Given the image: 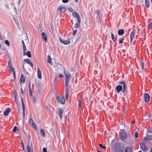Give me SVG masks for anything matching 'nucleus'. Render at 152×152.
<instances>
[{
    "label": "nucleus",
    "mask_w": 152,
    "mask_h": 152,
    "mask_svg": "<svg viewBox=\"0 0 152 152\" xmlns=\"http://www.w3.org/2000/svg\"><path fill=\"white\" fill-rule=\"evenodd\" d=\"M47 58H48V60L47 61L50 64L51 62V59L50 57V56L49 55H48L47 56Z\"/></svg>",
    "instance_id": "nucleus-25"
},
{
    "label": "nucleus",
    "mask_w": 152,
    "mask_h": 152,
    "mask_svg": "<svg viewBox=\"0 0 152 152\" xmlns=\"http://www.w3.org/2000/svg\"><path fill=\"white\" fill-rule=\"evenodd\" d=\"M27 150L28 152H31V147H30L29 144L27 146Z\"/></svg>",
    "instance_id": "nucleus-29"
},
{
    "label": "nucleus",
    "mask_w": 152,
    "mask_h": 152,
    "mask_svg": "<svg viewBox=\"0 0 152 152\" xmlns=\"http://www.w3.org/2000/svg\"><path fill=\"white\" fill-rule=\"evenodd\" d=\"M22 42L23 44V46L24 45H25V43H24V41L23 40H22Z\"/></svg>",
    "instance_id": "nucleus-55"
},
{
    "label": "nucleus",
    "mask_w": 152,
    "mask_h": 152,
    "mask_svg": "<svg viewBox=\"0 0 152 152\" xmlns=\"http://www.w3.org/2000/svg\"><path fill=\"white\" fill-rule=\"evenodd\" d=\"M123 42V40H120L119 41V43H122Z\"/></svg>",
    "instance_id": "nucleus-56"
},
{
    "label": "nucleus",
    "mask_w": 152,
    "mask_h": 152,
    "mask_svg": "<svg viewBox=\"0 0 152 152\" xmlns=\"http://www.w3.org/2000/svg\"><path fill=\"white\" fill-rule=\"evenodd\" d=\"M25 78L24 77L23 75L22 74L21 75L20 78V83L22 82L23 83H24L25 82Z\"/></svg>",
    "instance_id": "nucleus-23"
},
{
    "label": "nucleus",
    "mask_w": 152,
    "mask_h": 152,
    "mask_svg": "<svg viewBox=\"0 0 152 152\" xmlns=\"http://www.w3.org/2000/svg\"><path fill=\"white\" fill-rule=\"evenodd\" d=\"M111 38L113 40V41L114 42H115L116 41L115 39V36L114 34L111 33Z\"/></svg>",
    "instance_id": "nucleus-30"
},
{
    "label": "nucleus",
    "mask_w": 152,
    "mask_h": 152,
    "mask_svg": "<svg viewBox=\"0 0 152 152\" xmlns=\"http://www.w3.org/2000/svg\"><path fill=\"white\" fill-rule=\"evenodd\" d=\"M24 61L26 62L27 64H29L31 67L33 68V65L32 62L28 59H25L24 60Z\"/></svg>",
    "instance_id": "nucleus-13"
},
{
    "label": "nucleus",
    "mask_w": 152,
    "mask_h": 152,
    "mask_svg": "<svg viewBox=\"0 0 152 152\" xmlns=\"http://www.w3.org/2000/svg\"><path fill=\"white\" fill-rule=\"evenodd\" d=\"M33 101L34 103H36V97H34L33 99Z\"/></svg>",
    "instance_id": "nucleus-45"
},
{
    "label": "nucleus",
    "mask_w": 152,
    "mask_h": 152,
    "mask_svg": "<svg viewBox=\"0 0 152 152\" xmlns=\"http://www.w3.org/2000/svg\"><path fill=\"white\" fill-rule=\"evenodd\" d=\"M68 10L70 12H72L73 11V9L71 7H69L68 8Z\"/></svg>",
    "instance_id": "nucleus-43"
},
{
    "label": "nucleus",
    "mask_w": 152,
    "mask_h": 152,
    "mask_svg": "<svg viewBox=\"0 0 152 152\" xmlns=\"http://www.w3.org/2000/svg\"><path fill=\"white\" fill-rule=\"evenodd\" d=\"M69 80H65V96L66 99H67L69 94V90L68 87V84Z\"/></svg>",
    "instance_id": "nucleus-4"
},
{
    "label": "nucleus",
    "mask_w": 152,
    "mask_h": 152,
    "mask_svg": "<svg viewBox=\"0 0 152 152\" xmlns=\"http://www.w3.org/2000/svg\"><path fill=\"white\" fill-rule=\"evenodd\" d=\"M135 30L133 29V31L131 32L130 35V42L132 43L134 37V34L135 33Z\"/></svg>",
    "instance_id": "nucleus-11"
},
{
    "label": "nucleus",
    "mask_w": 152,
    "mask_h": 152,
    "mask_svg": "<svg viewBox=\"0 0 152 152\" xmlns=\"http://www.w3.org/2000/svg\"><path fill=\"white\" fill-rule=\"evenodd\" d=\"M80 24H79L78 23H76L75 24V27L76 28H77L78 26H79V25Z\"/></svg>",
    "instance_id": "nucleus-47"
},
{
    "label": "nucleus",
    "mask_w": 152,
    "mask_h": 152,
    "mask_svg": "<svg viewBox=\"0 0 152 152\" xmlns=\"http://www.w3.org/2000/svg\"><path fill=\"white\" fill-rule=\"evenodd\" d=\"M138 133L137 132H135V138H137L138 136Z\"/></svg>",
    "instance_id": "nucleus-39"
},
{
    "label": "nucleus",
    "mask_w": 152,
    "mask_h": 152,
    "mask_svg": "<svg viewBox=\"0 0 152 152\" xmlns=\"http://www.w3.org/2000/svg\"><path fill=\"white\" fill-rule=\"evenodd\" d=\"M40 133L42 136L43 137H45V133L44 130L43 129H41L40 130Z\"/></svg>",
    "instance_id": "nucleus-26"
},
{
    "label": "nucleus",
    "mask_w": 152,
    "mask_h": 152,
    "mask_svg": "<svg viewBox=\"0 0 152 152\" xmlns=\"http://www.w3.org/2000/svg\"><path fill=\"white\" fill-rule=\"evenodd\" d=\"M99 147L103 149H105L106 148V147L105 146H103L101 144H99Z\"/></svg>",
    "instance_id": "nucleus-36"
},
{
    "label": "nucleus",
    "mask_w": 152,
    "mask_h": 152,
    "mask_svg": "<svg viewBox=\"0 0 152 152\" xmlns=\"http://www.w3.org/2000/svg\"><path fill=\"white\" fill-rule=\"evenodd\" d=\"M114 148L115 152H123L120 144L118 142L115 143Z\"/></svg>",
    "instance_id": "nucleus-3"
},
{
    "label": "nucleus",
    "mask_w": 152,
    "mask_h": 152,
    "mask_svg": "<svg viewBox=\"0 0 152 152\" xmlns=\"http://www.w3.org/2000/svg\"><path fill=\"white\" fill-rule=\"evenodd\" d=\"M8 66L9 68L12 67V64H11V60H9V61Z\"/></svg>",
    "instance_id": "nucleus-31"
},
{
    "label": "nucleus",
    "mask_w": 152,
    "mask_h": 152,
    "mask_svg": "<svg viewBox=\"0 0 152 152\" xmlns=\"http://www.w3.org/2000/svg\"><path fill=\"white\" fill-rule=\"evenodd\" d=\"M140 63L141 66L142 67V68L143 69H144V62L142 61H140Z\"/></svg>",
    "instance_id": "nucleus-35"
},
{
    "label": "nucleus",
    "mask_w": 152,
    "mask_h": 152,
    "mask_svg": "<svg viewBox=\"0 0 152 152\" xmlns=\"http://www.w3.org/2000/svg\"><path fill=\"white\" fill-rule=\"evenodd\" d=\"M149 132L152 133V129L151 130L149 131Z\"/></svg>",
    "instance_id": "nucleus-61"
},
{
    "label": "nucleus",
    "mask_w": 152,
    "mask_h": 152,
    "mask_svg": "<svg viewBox=\"0 0 152 152\" xmlns=\"http://www.w3.org/2000/svg\"><path fill=\"white\" fill-rule=\"evenodd\" d=\"M21 100L22 102V105L23 108V118H24L25 116V106L23 102V99L22 97H21Z\"/></svg>",
    "instance_id": "nucleus-14"
},
{
    "label": "nucleus",
    "mask_w": 152,
    "mask_h": 152,
    "mask_svg": "<svg viewBox=\"0 0 152 152\" xmlns=\"http://www.w3.org/2000/svg\"><path fill=\"white\" fill-rule=\"evenodd\" d=\"M14 96L15 97H17V93L16 91L15 90L14 91Z\"/></svg>",
    "instance_id": "nucleus-49"
},
{
    "label": "nucleus",
    "mask_w": 152,
    "mask_h": 152,
    "mask_svg": "<svg viewBox=\"0 0 152 152\" xmlns=\"http://www.w3.org/2000/svg\"><path fill=\"white\" fill-rule=\"evenodd\" d=\"M58 10H60V12L61 13H64L66 12V8L65 7L59 6L58 8Z\"/></svg>",
    "instance_id": "nucleus-8"
},
{
    "label": "nucleus",
    "mask_w": 152,
    "mask_h": 152,
    "mask_svg": "<svg viewBox=\"0 0 152 152\" xmlns=\"http://www.w3.org/2000/svg\"><path fill=\"white\" fill-rule=\"evenodd\" d=\"M62 1L64 3H66L68 2L69 0H62Z\"/></svg>",
    "instance_id": "nucleus-48"
},
{
    "label": "nucleus",
    "mask_w": 152,
    "mask_h": 152,
    "mask_svg": "<svg viewBox=\"0 0 152 152\" xmlns=\"http://www.w3.org/2000/svg\"><path fill=\"white\" fill-rule=\"evenodd\" d=\"M149 29H152V22L151 23L149 26Z\"/></svg>",
    "instance_id": "nucleus-40"
},
{
    "label": "nucleus",
    "mask_w": 152,
    "mask_h": 152,
    "mask_svg": "<svg viewBox=\"0 0 152 152\" xmlns=\"http://www.w3.org/2000/svg\"><path fill=\"white\" fill-rule=\"evenodd\" d=\"M144 98L146 102H148L150 99V96L149 94L147 93H145L144 95Z\"/></svg>",
    "instance_id": "nucleus-10"
},
{
    "label": "nucleus",
    "mask_w": 152,
    "mask_h": 152,
    "mask_svg": "<svg viewBox=\"0 0 152 152\" xmlns=\"http://www.w3.org/2000/svg\"><path fill=\"white\" fill-rule=\"evenodd\" d=\"M56 99L59 102H60V97L59 96H57L56 97Z\"/></svg>",
    "instance_id": "nucleus-44"
},
{
    "label": "nucleus",
    "mask_w": 152,
    "mask_h": 152,
    "mask_svg": "<svg viewBox=\"0 0 152 152\" xmlns=\"http://www.w3.org/2000/svg\"><path fill=\"white\" fill-rule=\"evenodd\" d=\"M63 112V110L61 108H59V109L58 113L61 119L62 118Z\"/></svg>",
    "instance_id": "nucleus-16"
},
{
    "label": "nucleus",
    "mask_w": 152,
    "mask_h": 152,
    "mask_svg": "<svg viewBox=\"0 0 152 152\" xmlns=\"http://www.w3.org/2000/svg\"><path fill=\"white\" fill-rule=\"evenodd\" d=\"M119 84H121L118 85L115 87V89L117 91V92L119 93L122 90L123 93H124L126 91V86L125 84V82L124 81H122L119 83Z\"/></svg>",
    "instance_id": "nucleus-1"
},
{
    "label": "nucleus",
    "mask_w": 152,
    "mask_h": 152,
    "mask_svg": "<svg viewBox=\"0 0 152 152\" xmlns=\"http://www.w3.org/2000/svg\"><path fill=\"white\" fill-rule=\"evenodd\" d=\"M23 52H25L26 50V47L25 46V45H24V46H23Z\"/></svg>",
    "instance_id": "nucleus-37"
},
{
    "label": "nucleus",
    "mask_w": 152,
    "mask_h": 152,
    "mask_svg": "<svg viewBox=\"0 0 152 152\" xmlns=\"http://www.w3.org/2000/svg\"><path fill=\"white\" fill-rule=\"evenodd\" d=\"M145 5L147 8H148L149 6V3L148 0H145Z\"/></svg>",
    "instance_id": "nucleus-28"
},
{
    "label": "nucleus",
    "mask_w": 152,
    "mask_h": 152,
    "mask_svg": "<svg viewBox=\"0 0 152 152\" xmlns=\"http://www.w3.org/2000/svg\"><path fill=\"white\" fill-rule=\"evenodd\" d=\"M96 12H97V14L98 15V18H100V10H96Z\"/></svg>",
    "instance_id": "nucleus-34"
},
{
    "label": "nucleus",
    "mask_w": 152,
    "mask_h": 152,
    "mask_svg": "<svg viewBox=\"0 0 152 152\" xmlns=\"http://www.w3.org/2000/svg\"><path fill=\"white\" fill-rule=\"evenodd\" d=\"M150 152H152V148L151 149L150 151Z\"/></svg>",
    "instance_id": "nucleus-64"
},
{
    "label": "nucleus",
    "mask_w": 152,
    "mask_h": 152,
    "mask_svg": "<svg viewBox=\"0 0 152 152\" xmlns=\"http://www.w3.org/2000/svg\"><path fill=\"white\" fill-rule=\"evenodd\" d=\"M151 114H148V117H151Z\"/></svg>",
    "instance_id": "nucleus-58"
},
{
    "label": "nucleus",
    "mask_w": 152,
    "mask_h": 152,
    "mask_svg": "<svg viewBox=\"0 0 152 152\" xmlns=\"http://www.w3.org/2000/svg\"><path fill=\"white\" fill-rule=\"evenodd\" d=\"M21 145H22V149L24 150V145L22 141H21Z\"/></svg>",
    "instance_id": "nucleus-41"
},
{
    "label": "nucleus",
    "mask_w": 152,
    "mask_h": 152,
    "mask_svg": "<svg viewBox=\"0 0 152 152\" xmlns=\"http://www.w3.org/2000/svg\"><path fill=\"white\" fill-rule=\"evenodd\" d=\"M17 127L16 126H15L13 129V132H15L16 131V130L17 129Z\"/></svg>",
    "instance_id": "nucleus-42"
},
{
    "label": "nucleus",
    "mask_w": 152,
    "mask_h": 152,
    "mask_svg": "<svg viewBox=\"0 0 152 152\" xmlns=\"http://www.w3.org/2000/svg\"><path fill=\"white\" fill-rule=\"evenodd\" d=\"M14 9L15 12L17 13V10L15 7H14Z\"/></svg>",
    "instance_id": "nucleus-54"
},
{
    "label": "nucleus",
    "mask_w": 152,
    "mask_h": 152,
    "mask_svg": "<svg viewBox=\"0 0 152 152\" xmlns=\"http://www.w3.org/2000/svg\"><path fill=\"white\" fill-rule=\"evenodd\" d=\"M10 112V108H8L4 112V116L8 115Z\"/></svg>",
    "instance_id": "nucleus-17"
},
{
    "label": "nucleus",
    "mask_w": 152,
    "mask_h": 152,
    "mask_svg": "<svg viewBox=\"0 0 152 152\" xmlns=\"http://www.w3.org/2000/svg\"><path fill=\"white\" fill-rule=\"evenodd\" d=\"M13 19H14V20L15 21L16 23V20L15 18V17H14V18H13Z\"/></svg>",
    "instance_id": "nucleus-60"
},
{
    "label": "nucleus",
    "mask_w": 152,
    "mask_h": 152,
    "mask_svg": "<svg viewBox=\"0 0 152 152\" xmlns=\"http://www.w3.org/2000/svg\"><path fill=\"white\" fill-rule=\"evenodd\" d=\"M64 74L65 77V80H69V78L71 77V75L67 71H64Z\"/></svg>",
    "instance_id": "nucleus-6"
},
{
    "label": "nucleus",
    "mask_w": 152,
    "mask_h": 152,
    "mask_svg": "<svg viewBox=\"0 0 152 152\" xmlns=\"http://www.w3.org/2000/svg\"><path fill=\"white\" fill-rule=\"evenodd\" d=\"M42 35L43 39L45 41H47V39L46 34L44 32L42 33Z\"/></svg>",
    "instance_id": "nucleus-21"
},
{
    "label": "nucleus",
    "mask_w": 152,
    "mask_h": 152,
    "mask_svg": "<svg viewBox=\"0 0 152 152\" xmlns=\"http://www.w3.org/2000/svg\"><path fill=\"white\" fill-rule=\"evenodd\" d=\"M59 76L61 78H63L64 77L63 75L61 74H59Z\"/></svg>",
    "instance_id": "nucleus-52"
},
{
    "label": "nucleus",
    "mask_w": 152,
    "mask_h": 152,
    "mask_svg": "<svg viewBox=\"0 0 152 152\" xmlns=\"http://www.w3.org/2000/svg\"><path fill=\"white\" fill-rule=\"evenodd\" d=\"M23 56L26 55L29 57H31V55L30 51H28L27 52H26L23 53Z\"/></svg>",
    "instance_id": "nucleus-19"
},
{
    "label": "nucleus",
    "mask_w": 152,
    "mask_h": 152,
    "mask_svg": "<svg viewBox=\"0 0 152 152\" xmlns=\"http://www.w3.org/2000/svg\"><path fill=\"white\" fill-rule=\"evenodd\" d=\"M143 140L144 141H145L148 142L149 140H152V135H149L147 136V137H144Z\"/></svg>",
    "instance_id": "nucleus-12"
},
{
    "label": "nucleus",
    "mask_w": 152,
    "mask_h": 152,
    "mask_svg": "<svg viewBox=\"0 0 152 152\" xmlns=\"http://www.w3.org/2000/svg\"><path fill=\"white\" fill-rule=\"evenodd\" d=\"M14 99H15V102L17 103V97H14Z\"/></svg>",
    "instance_id": "nucleus-53"
},
{
    "label": "nucleus",
    "mask_w": 152,
    "mask_h": 152,
    "mask_svg": "<svg viewBox=\"0 0 152 152\" xmlns=\"http://www.w3.org/2000/svg\"><path fill=\"white\" fill-rule=\"evenodd\" d=\"M62 104H64L65 102V99L64 96H62L60 102Z\"/></svg>",
    "instance_id": "nucleus-24"
},
{
    "label": "nucleus",
    "mask_w": 152,
    "mask_h": 152,
    "mask_svg": "<svg viewBox=\"0 0 152 152\" xmlns=\"http://www.w3.org/2000/svg\"><path fill=\"white\" fill-rule=\"evenodd\" d=\"M77 30H74L73 31V32H72V34H73V35H75L76 34V33H77Z\"/></svg>",
    "instance_id": "nucleus-46"
},
{
    "label": "nucleus",
    "mask_w": 152,
    "mask_h": 152,
    "mask_svg": "<svg viewBox=\"0 0 152 152\" xmlns=\"http://www.w3.org/2000/svg\"><path fill=\"white\" fill-rule=\"evenodd\" d=\"M125 152H132L131 147L129 146L127 147L125 150Z\"/></svg>",
    "instance_id": "nucleus-22"
},
{
    "label": "nucleus",
    "mask_w": 152,
    "mask_h": 152,
    "mask_svg": "<svg viewBox=\"0 0 152 152\" xmlns=\"http://www.w3.org/2000/svg\"><path fill=\"white\" fill-rule=\"evenodd\" d=\"M5 43L8 46H9L10 45L9 42L7 40H6L5 41Z\"/></svg>",
    "instance_id": "nucleus-38"
},
{
    "label": "nucleus",
    "mask_w": 152,
    "mask_h": 152,
    "mask_svg": "<svg viewBox=\"0 0 152 152\" xmlns=\"http://www.w3.org/2000/svg\"><path fill=\"white\" fill-rule=\"evenodd\" d=\"M31 147L32 148H33V145H32V142H31Z\"/></svg>",
    "instance_id": "nucleus-63"
},
{
    "label": "nucleus",
    "mask_w": 152,
    "mask_h": 152,
    "mask_svg": "<svg viewBox=\"0 0 152 152\" xmlns=\"http://www.w3.org/2000/svg\"><path fill=\"white\" fill-rule=\"evenodd\" d=\"M47 149L45 148H43V152H47Z\"/></svg>",
    "instance_id": "nucleus-50"
},
{
    "label": "nucleus",
    "mask_w": 152,
    "mask_h": 152,
    "mask_svg": "<svg viewBox=\"0 0 152 152\" xmlns=\"http://www.w3.org/2000/svg\"><path fill=\"white\" fill-rule=\"evenodd\" d=\"M29 96H31L32 95V91H31V90L29 91Z\"/></svg>",
    "instance_id": "nucleus-51"
},
{
    "label": "nucleus",
    "mask_w": 152,
    "mask_h": 152,
    "mask_svg": "<svg viewBox=\"0 0 152 152\" xmlns=\"http://www.w3.org/2000/svg\"><path fill=\"white\" fill-rule=\"evenodd\" d=\"M147 143V142L146 141H144V140H142V142L140 144L141 149L144 151H146L148 150V149L146 145Z\"/></svg>",
    "instance_id": "nucleus-5"
},
{
    "label": "nucleus",
    "mask_w": 152,
    "mask_h": 152,
    "mask_svg": "<svg viewBox=\"0 0 152 152\" xmlns=\"http://www.w3.org/2000/svg\"><path fill=\"white\" fill-rule=\"evenodd\" d=\"M21 91L22 93L23 94V89L22 88L21 89Z\"/></svg>",
    "instance_id": "nucleus-59"
},
{
    "label": "nucleus",
    "mask_w": 152,
    "mask_h": 152,
    "mask_svg": "<svg viewBox=\"0 0 152 152\" xmlns=\"http://www.w3.org/2000/svg\"><path fill=\"white\" fill-rule=\"evenodd\" d=\"M37 75L39 79H41L42 78L41 76V72L40 70L39 69L38 67H37Z\"/></svg>",
    "instance_id": "nucleus-15"
},
{
    "label": "nucleus",
    "mask_w": 152,
    "mask_h": 152,
    "mask_svg": "<svg viewBox=\"0 0 152 152\" xmlns=\"http://www.w3.org/2000/svg\"><path fill=\"white\" fill-rule=\"evenodd\" d=\"M124 30L123 29H120L118 31V33L119 35H122L124 34Z\"/></svg>",
    "instance_id": "nucleus-18"
},
{
    "label": "nucleus",
    "mask_w": 152,
    "mask_h": 152,
    "mask_svg": "<svg viewBox=\"0 0 152 152\" xmlns=\"http://www.w3.org/2000/svg\"><path fill=\"white\" fill-rule=\"evenodd\" d=\"M77 18V20L78 23L79 24H80L81 22V19L80 16L79 15Z\"/></svg>",
    "instance_id": "nucleus-33"
},
{
    "label": "nucleus",
    "mask_w": 152,
    "mask_h": 152,
    "mask_svg": "<svg viewBox=\"0 0 152 152\" xmlns=\"http://www.w3.org/2000/svg\"><path fill=\"white\" fill-rule=\"evenodd\" d=\"M120 139L124 141L128 137V135L124 130H121L119 135Z\"/></svg>",
    "instance_id": "nucleus-2"
},
{
    "label": "nucleus",
    "mask_w": 152,
    "mask_h": 152,
    "mask_svg": "<svg viewBox=\"0 0 152 152\" xmlns=\"http://www.w3.org/2000/svg\"><path fill=\"white\" fill-rule=\"evenodd\" d=\"M70 39L69 38L67 40H65L61 39L60 38L59 40L60 42L64 45H68L70 43V41H69Z\"/></svg>",
    "instance_id": "nucleus-7"
},
{
    "label": "nucleus",
    "mask_w": 152,
    "mask_h": 152,
    "mask_svg": "<svg viewBox=\"0 0 152 152\" xmlns=\"http://www.w3.org/2000/svg\"><path fill=\"white\" fill-rule=\"evenodd\" d=\"M82 99L81 98L79 100L78 103H79V105L80 107H81V105L82 104Z\"/></svg>",
    "instance_id": "nucleus-32"
},
{
    "label": "nucleus",
    "mask_w": 152,
    "mask_h": 152,
    "mask_svg": "<svg viewBox=\"0 0 152 152\" xmlns=\"http://www.w3.org/2000/svg\"><path fill=\"white\" fill-rule=\"evenodd\" d=\"M29 122L31 126L34 128L35 130L37 129V127L36 126V125L35 124L34 122V121H33L32 119H30Z\"/></svg>",
    "instance_id": "nucleus-9"
},
{
    "label": "nucleus",
    "mask_w": 152,
    "mask_h": 152,
    "mask_svg": "<svg viewBox=\"0 0 152 152\" xmlns=\"http://www.w3.org/2000/svg\"><path fill=\"white\" fill-rule=\"evenodd\" d=\"M30 90H31V86H29V91Z\"/></svg>",
    "instance_id": "nucleus-62"
},
{
    "label": "nucleus",
    "mask_w": 152,
    "mask_h": 152,
    "mask_svg": "<svg viewBox=\"0 0 152 152\" xmlns=\"http://www.w3.org/2000/svg\"><path fill=\"white\" fill-rule=\"evenodd\" d=\"M72 15L75 18H77L79 15V14L76 12H73L72 13Z\"/></svg>",
    "instance_id": "nucleus-27"
},
{
    "label": "nucleus",
    "mask_w": 152,
    "mask_h": 152,
    "mask_svg": "<svg viewBox=\"0 0 152 152\" xmlns=\"http://www.w3.org/2000/svg\"><path fill=\"white\" fill-rule=\"evenodd\" d=\"M25 64V63H23V68L24 70H25V68L24 67V64Z\"/></svg>",
    "instance_id": "nucleus-57"
},
{
    "label": "nucleus",
    "mask_w": 152,
    "mask_h": 152,
    "mask_svg": "<svg viewBox=\"0 0 152 152\" xmlns=\"http://www.w3.org/2000/svg\"><path fill=\"white\" fill-rule=\"evenodd\" d=\"M10 71L11 72H13V75L14 76V77L15 78V71L14 69L12 67L11 68H10Z\"/></svg>",
    "instance_id": "nucleus-20"
}]
</instances>
